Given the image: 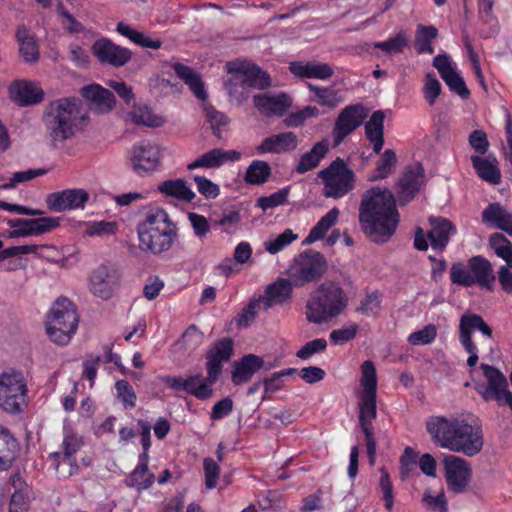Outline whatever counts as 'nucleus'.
I'll return each instance as SVG.
<instances>
[{"instance_id": "1", "label": "nucleus", "mask_w": 512, "mask_h": 512, "mask_svg": "<svg viewBox=\"0 0 512 512\" xmlns=\"http://www.w3.org/2000/svg\"><path fill=\"white\" fill-rule=\"evenodd\" d=\"M359 223L373 242L386 243L391 239L399 223V213L396 199L388 188L377 185L362 194Z\"/></svg>"}, {"instance_id": "2", "label": "nucleus", "mask_w": 512, "mask_h": 512, "mask_svg": "<svg viewBox=\"0 0 512 512\" xmlns=\"http://www.w3.org/2000/svg\"><path fill=\"white\" fill-rule=\"evenodd\" d=\"M234 354L232 339L224 337L215 341L206 352V376L201 373L186 378L180 376H164L162 382L170 389L184 391L196 399L204 401L213 396L214 385L220 379L225 363L229 362Z\"/></svg>"}, {"instance_id": "3", "label": "nucleus", "mask_w": 512, "mask_h": 512, "mask_svg": "<svg viewBox=\"0 0 512 512\" xmlns=\"http://www.w3.org/2000/svg\"><path fill=\"white\" fill-rule=\"evenodd\" d=\"M426 429L437 446L469 457L477 455L484 444L480 427L456 417L431 416Z\"/></svg>"}, {"instance_id": "4", "label": "nucleus", "mask_w": 512, "mask_h": 512, "mask_svg": "<svg viewBox=\"0 0 512 512\" xmlns=\"http://www.w3.org/2000/svg\"><path fill=\"white\" fill-rule=\"evenodd\" d=\"M139 249L152 255L169 251L178 237L176 224L163 208L147 212L144 220L137 224Z\"/></svg>"}, {"instance_id": "5", "label": "nucleus", "mask_w": 512, "mask_h": 512, "mask_svg": "<svg viewBox=\"0 0 512 512\" xmlns=\"http://www.w3.org/2000/svg\"><path fill=\"white\" fill-rule=\"evenodd\" d=\"M43 121L52 145L57 147L80 130L83 121L81 101L75 97H64L50 102L44 111Z\"/></svg>"}, {"instance_id": "6", "label": "nucleus", "mask_w": 512, "mask_h": 512, "mask_svg": "<svg viewBox=\"0 0 512 512\" xmlns=\"http://www.w3.org/2000/svg\"><path fill=\"white\" fill-rule=\"evenodd\" d=\"M349 297L339 282L326 281L312 291L306 302V319L313 324H323L342 314Z\"/></svg>"}, {"instance_id": "7", "label": "nucleus", "mask_w": 512, "mask_h": 512, "mask_svg": "<svg viewBox=\"0 0 512 512\" xmlns=\"http://www.w3.org/2000/svg\"><path fill=\"white\" fill-rule=\"evenodd\" d=\"M78 323L75 305L68 298L61 297L54 302L47 315L46 332L53 342L65 345L76 332Z\"/></svg>"}, {"instance_id": "8", "label": "nucleus", "mask_w": 512, "mask_h": 512, "mask_svg": "<svg viewBox=\"0 0 512 512\" xmlns=\"http://www.w3.org/2000/svg\"><path fill=\"white\" fill-rule=\"evenodd\" d=\"M450 280L462 287L479 286L487 291H493L495 275L489 260L483 256H473L467 264L455 262L450 268Z\"/></svg>"}, {"instance_id": "9", "label": "nucleus", "mask_w": 512, "mask_h": 512, "mask_svg": "<svg viewBox=\"0 0 512 512\" xmlns=\"http://www.w3.org/2000/svg\"><path fill=\"white\" fill-rule=\"evenodd\" d=\"M318 177L322 180L323 195L327 198H343L355 188L354 171L339 157L320 170Z\"/></svg>"}, {"instance_id": "10", "label": "nucleus", "mask_w": 512, "mask_h": 512, "mask_svg": "<svg viewBox=\"0 0 512 512\" xmlns=\"http://www.w3.org/2000/svg\"><path fill=\"white\" fill-rule=\"evenodd\" d=\"M27 385L23 374L10 369L0 374V407L8 413H18L25 403Z\"/></svg>"}, {"instance_id": "11", "label": "nucleus", "mask_w": 512, "mask_h": 512, "mask_svg": "<svg viewBox=\"0 0 512 512\" xmlns=\"http://www.w3.org/2000/svg\"><path fill=\"white\" fill-rule=\"evenodd\" d=\"M327 263L320 252H303L289 269L293 284L297 287L318 281L326 271Z\"/></svg>"}, {"instance_id": "12", "label": "nucleus", "mask_w": 512, "mask_h": 512, "mask_svg": "<svg viewBox=\"0 0 512 512\" xmlns=\"http://www.w3.org/2000/svg\"><path fill=\"white\" fill-rule=\"evenodd\" d=\"M91 52L100 64L115 68L126 65L132 58L128 48L115 44L107 37L97 39L91 46Z\"/></svg>"}, {"instance_id": "13", "label": "nucleus", "mask_w": 512, "mask_h": 512, "mask_svg": "<svg viewBox=\"0 0 512 512\" xmlns=\"http://www.w3.org/2000/svg\"><path fill=\"white\" fill-rule=\"evenodd\" d=\"M12 228L8 232L9 238L39 236L54 230L59 226V219L56 217H39V218H16L7 222Z\"/></svg>"}, {"instance_id": "14", "label": "nucleus", "mask_w": 512, "mask_h": 512, "mask_svg": "<svg viewBox=\"0 0 512 512\" xmlns=\"http://www.w3.org/2000/svg\"><path fill=\"white\" fill-rule=\"evenodd\" d=\"M367 116L368 110L361 103L346 106L338 115L333 128L335 145H339L357 129Z\"/></svg>"}, {"instance_id": "15", "label": "nucleus", "mask_w": 512, "mask_h": 512, "mask_svg": "<svg viewBox=\"0 0 512 512\" xmlns=\"http://www.w3.org/2000/svg\"><path fill=\"white\" fill-rule=\"evenodd\" d=\"M129 161L133 171L140 176L155 171L160 164V149L149 141L133 146Z\"/></svg>"}, {"instance_id": "16", "label": "nucleus", "mask_w": 512, "mask_h": 512, "mask_svg": "<svg viewBox=\"0 0 512 512\" xmlns=\"http://www.w3.org/2000/svg\"><path fill=\"white\" fill-rule=\"evenodd\" d=\"M120 280L119 272L108 265H100L89 277L90 292L103 300L110 299Z\"/></svg>"}, {"instance_id": "17", "label": "nucleus", "mask_w": 512, "mask_h": 512, "mask_svg": "<svg viewBox=\"0 0 512 512\" xmlns=\"http://www.w3.org/2000/svg\"><path fill=\"white\" fill-rule=\"evenodd\" d=\"M89 198V193L85 189H64L50 193L46 198V204L54 212L71 211L84 209Z\"/></svg>"}, {"instance_id": "18", "label": "nucleus", "mask_w": 512, "mask_h": 512, "mask_svg": "<svg viewBox=\"0 0 512 512\" xmlns=\"http://www.w3.org/2000/svg\"><path fill=\"white\" fill-rule=\"evenodd\" d=\"M445 477L450 491L459 494L466 490L471 477V468L465 459L449 455L444 459Z\"/></svg>"}, {"instance_id": "19", "label": "nucleus", "mask_w": 512, "mask_h": 512, "mask_svg": "<svg viewBox=\"0 0 512 512\" xmlns=\"http://www.w3.org/2000/svg\"><path fill=\"white\" fill-rule=\"evenodd\" d=\"M433 66L438 70L441 78L449 87V89L466 99L470 92L465 84L464 79L460 75L456 64L447 54H438L433 59Z\"/></svg>"}, {"instance_id": "20", "label": "nucleus", "mask_w": 512, "mask_h": 512, "mask_svg": "<svg viewBox=\"0 0 512 512\" xmlns=\"http://www.w3.org/2000/svg\"><path fill=\"white\" fill-rule=\"evenodd\" d=\"M424 183V169L420 163L407 166L398 182L397 201L400 205L409 203Z\"/></svg>"}, {"instance_id": "21", "label": "nucleus", "mask_w": 512, "mask_h": 512, "mask_svg": "<svg viewBox=\"0 0 512 512\" xmlns=\"http://www.w3.org/2000/svg\"><path fill=\"white\" fill-rule=\"evenodd\" d=\"M254 106L265 116H282L292 105V98L285 93H263L253 97Z\"/></svg>"}, {"instance_id": "22", "label": "nucleus", "mask_w": 512, "mask_h": 512, "mask_svg": "<svg viewBox=\"0 0 512 512\" xmlns=\"http://www.w3.org/2000/svg\"><path fill=\"white\" fill-rule=\"evenodd\" d=\"M8 90L11 100L20 106L37 104L44 98L41 87L32 81L16 80L10 84Z\"/></svg>"}, {"instance_id": "23", "label": "nucleus", "mask_w": 512, "mask_h": 512, "mask_svg": "<svg viewBox=\"0 0 512 512\" xmlns=\"http://www.w3.org/2000/svg\"><path fill=\"white\" fill-rule=\"evenodd\" d=\"M80 93L88 102L89 108L98 113L108 112L115 105V97L113 93L99 84L84 86Z\"/></svg>"}, {"instance_id": "24", "label": "nucleus", "mask_w": 512, "mask_h": 512, "mask_svg": "<svg viewBox=\"0 0 512 512\" xmlns=\"http://www.w3.org/2000/svg\"><path fill=\"white\" fill-rule=\"evenodd\" d=\"M241 159V153L236 150L212 149L199 156L187 165L189 170L196 168H218L226 163L237 162Z\"/></svg>"}, {"instance_id": "25", "label": "nucleus", "mask_w": 512, "mask_h": 512, "mask_svg": "<svg viewBox=\"0 0 512 512\" xmlns=\"http://www.w3.org/2000/svg\"><path fill=\"white\" fill-rule=\"evenodd\" d=\"M292 283L291 279L278 278L275 282L269 284L264 295L260 296L263 309L268 310L275 305L287 302L292 296Z\"/></svg>"}, {"instance_id": "26", "label": "nucleus", "mask_w": 512, "mask_h": 512, "mask_svg": "<svg viewBox=\"0 0 512 512\" xmlns=\"http://www.w3.org/2000/svg\"><path fill=\"white\" fill-rule=\"evenodd\" d=\"M297 145L298 138L294 132H283L263 139V141L257 146V152L259 154L286 153L295 150Z\"/></svg>"}, {"instance_id": "27", "label": "nucleus", "mask_w": 512, "mask_h": 512, "mask_svg": "<svg viewBox=\"0 0 512 512\" xmlns=\"http://www.w3.org/2000/svg\"><path fill=\"white\" fill-rule=\"evenodd\" d=\"M264 366V360L255 355L247 354L234 362L231 380L234 385H242L252 379L254 374Z\"/></svg>"}, {"instance_id": "28", "label": "nucleus", "mask_w": 512, "mask_h": 512, "mask_svg": "<svg viewBox=\"0 0 512 512\" xmlns=\"http://www.w3.org/2000/svg\"><path fill=\"white\" fill-rule=\"evenodd\" d=\"M431 229L427 233V238L433 250L443 251L447 246L450 236L456 233L453 224L442 217H430Z\"/></svg>"}, {"instance_id": "29", "label": "nucleus", "mask_w": 512, "mask_h": 512, "mask_svg": "<svg viewBox=\"0 0 512 512\" xmlns=\"http://www.w3.org/2000/svg\"><path fill=\"white\" fill-rule=\"evenodd\" d=\"M290 72L301 78H315L318 80H327L333 76V68L319 61H294L289 65Z\"/></svg>"}, {"instance_id": "30", "label": "nucleus", "mask_w": 512, "mask_h": 512, "mask_svg": "<svg viewBox=\"0 0 512 512\" xmlns=\"http://www.w3.org/2000/svg\"><path fill=\"white\" fill-rule=\"evenodd\" d=\"M482 222L512 236V213L499 203H490L482 212Z\"/></svg>"}, {"instance_id": "31", "label": "nucleus", "mask_w": 512, "mask_h": 512, "mask_svg": "<svg viewBox=\"0 0 512 512\" xmlns=\"http://www.w3.org/2000/svg\"><path fill=\"white\" fill-rule=\"evenodd\" d=\"M307 88L312 94L309 100L327 109H334L344 101L341 91L332 86L323 87L307 83Z\"/></svg>"}, {"instance_id": "32", "label": "nucleus", "mask_w": 512, "mask_h": 512, "mask_svg": "<svg viewBox=\"0 0 512 512\" xmlns=\"http://www.w3.org/2000/svg\"><path fill=\"white\" fill-rule=\"evenodd\" d=\"M384 120L385 115L382 110L372 113L370 119L365 124V136L373 146V152L379 154L384 145Z\"/></svg>"}, {"instance_id": "33", "label": "nucleus", "mask_w": 512, "mask_h": 512, "mask_svg": "<svg viewBox=\"0 0 512 512\" xmlns=\"http://www.w3.org/2000/svg\"><path fill=\"white\" fill-rule=\"evenodd\" d=\"M473 168L478 176L491 184H498L501 181V173L498 168V161L493 155L486 157L471 156Z\"/></svg>"}, {"instance_id": "34", "label": "nucleus", "mask_w": 512, "mask_h": 512, "mask_svg": "<svg viewBox=\"0 0 512 512\" xmlns=\"http://www.w3.org/2000/svg\"><path fill=\"white\" fill-rule=\"evenodd\" d=\"M18 443L10 431L0 425V472L9 470L17 456Z\"/></svg>"}, {"instance_id": "35", "label": "nucleus", "mask_w": 512, "mask_h": 512, "mask_svg": "<svg viewBox=\"0 0 512 512\" xmlns=\"http://www.w3.org/2000/svg\"><path fill=\"white\" fill-rule=\"evenodd\" d=\"M173 70L175 74L189 86L197 99L201 101L206 100L207 92L198 73H196L191 67L179 62L173 64Z\"/></svg>"}, {"instance_id": "36", "label": "nucleus", "mask_w": 512, "mask_h": 512, "mask_svg": "<svg viewBox=\"0 0 512 512\" xmlns=\"http://www.w3.org/2000/svg\"><path fill=\"white\" fill-rule=\"evenodd\" d=\"M235 71L238 73V78L243 82V84L248 88H256V89H266L268 88L270 83V77L257 65L251 66H241Z\"/></svg>"}, {"instance_id": "37", "label": "nucleus", "mask_w": 512, "mask_h": 512, "mask_svg": "<svg viewBox=\"0 0 512 512\" xmlns=\"http://www.w3.org/2000/svg\"><path fill=\"white\" fill-rule=\"evenodd\" d=\"M329 149V144L326 140L317 142L313 145L310 151L304 153L295 167V171L299 174H304L316 168L321 160L326 156Z\"/></svg>"}, {"instance_id": "38", "label": "nucleus", "mask_w": 512, "mask_h": 512, "mask_svg": "<svg viewBox=\"0 0 512 512\" xmlns=\"http://www.w3.org/2000/svg\"><path fill=\"white\" fill-rule=\"evenodd\" d=\"M19 52L25 62L33 63L39 59V48L32 34L25 26H19L16 31Z\"/></svg>"}, {"instance_id": "39", "label": "nucleus", "mask_w": 512, "mask_h": 512, "mask_svg": "<svg viewBox=\"0 0 512 512\" xmlns=\"http://www.w3.org/2000/svg\"><path fill=\"white\" fill-rule=\"evenodd\" d=\"M340 211L337 207L330 209L310 230L303 241L304 244H312L325 238L327 232L337 223Z\"/></svg>"}, {"instance_id": "40", "label": "nucleus", "mask_w": 512, "mask_h": 512, "mask_svg": "<svg viewBox=\"0 0 512 512\" xmlns=\"http://www.w3.org/2000/svg\"><path fill=\"white\" fill-rule=\"evenodd\" d=\"M158 191L166 196L185 202H191L196 197V194L187 183L179 178L161 182L158 185Z\"/></svg>"}, {"instance_id": "41", "label": "nucleus", "mask_w": 512, "mask_h": 512, "mask_svg": "<svg viewBox=\"0 0 512 512\" xmlns=\"http://www.w3.org/2000/svg\"><path fill=\"white\" fill-rule=\"evenodd\" d=\"M474 330H479L484 336L488 338L492 336V329L480 315H462L459 323V338L463 339L468 337V339H472V333Z\"/></svg>"}, {"instance_id": "42", "label": "nucleus", "mask_w": 512, "mask_h": 512, "mask_svg": "<svg viewBox=\"0 0 512 512\" xmlns=\"http://www.w3.org/2000/svg\"><path fill=\"white\" fill-rule=\"evenodd\" d=\"M126 120L138 126L152 128L160 127L164 123L163 118L155 115L147 105H135L127 114Z\"/></svg>"}, {"instance_id": "43", "label": "nucleus", "mask_w": 512, "mask_h": 512, "mask_svg": "<svg viewBox=\"0 0 512 512\" xmlns=\"http://www.w3.org/2000/svg\"><path fill=\"white\" fill-rule=\"evenodd\" d=\"M116 31L133 43L144 48L159 49L162 46V41L160 39H152L148 35L133 29L124 22L117 23Z\"/></svg>"}, {"instance_id": "44", "label": "nucleus", "mask_w": 512, "mask_h": 512, "mask_svg": "<svg viewBox=\"0 0 512 512\" xmlns=\"http://www.w3.org/2000/svg\"><path fill=\"white\" fill-rule=\"evenodd\" d=\"M82 445V436L75 433L71 427L65 425L63 428V441L61 445L62 452L51 453L50 457L58 458L62 456L64 459H70L80 450Z\"/></svg>"}, {"instance_id": "45", "label": "nucleus", "mask_w": 512, "mask_h": 512, "mask_svg": "<svg viewBox=\"0 0 512 512\" xmlns=\"http://www.w3.org/2000/svg\"><path fill=\"white\" fill-rule=\"evenodd\" d=\"M438 30L432 25H417L415 32V48L418 54H433L432 41L437 37Z\"/></svg>"}, {"instance_id": "46", "label": "nucleus", "mask_w": 512, "mask_h": 512, "mask_svg": "<svg viewBox=\"0 0 512 512\" xmlns=\"http://www.w3.org/2000/svg\"><path fill=\"white\" fill-rule=\"evenodd\" d=\"M270 175L271 168L266 161L253 160L246 170L244 180L248 184L261 185L268 180Z\"/></svg>"}, {"instance_id": "47", "label": "nucleus", "mask_w": 512, "mask_h": 512, "mask_svg": "<svg viewBox=\"0 0 512 512\" xmlns=\"http://www.w3.org/2000/svg\"><path fill=\"white\" fill-rule=\"evenodd\" d=\"M397 163V157L393 150L387 149L383 152L380 159L376 163L374 173L371 175V181H377L387 178L392 172Z\"/></svg>"}, {"instance_id": "48", "label": "nucleus", "mask_w": 512, "mask_h": 512, "mask_svg": "<svg viewBox=\"0 0 512 512\" xmlns=\"http://www.w3.org/2000/svg\"><path fill=\"white\" fill-rule=\"evenodd\" d=\"M297 239L298 235L296 233L291 229H285L281 234L271 236L269 239L264 241L263 246L269 254L275 255Z\"/></svg>"}, {"instance_id": "49", "label": "nucleus", "mask_w": 512, "mask_h": 512, "mask_svg": "<svg viewBox=\"0 0 512 512\" xmlns=\"http://www.w3.org/2000/svg\"><path fill=\"white\" fill-rule=\"evenodd\" d=\"M361 392L364 394H377V373L372 361L366 360L361 365Z\"/></svg>"}, {"instance_id": "50", "label": "nucleus", "mask_w": 512, "mask_h": 512, "mask_svg": "<svg viewBox=\"0 0 512 512\" xmlns=\"http://www.w3.org/2000/svg\"><path fill=\"white\" fill-rule=\"evenodd\" d=\"M495 0H478V16L484 24L490 25V31L484 36L491 37L498 32V20L493 14Z\"/></svg>"}, {"instance_id": "51", "label": "nucleus", "mask_w": 512, "mask_h": 512, "mask_svg": "<svg viewBox=\"0 0 512 512\" xmlns=\"http://www.w3.org/2000/svg\"><path fill=\"white\" fill-rule=\"evenodd\" d=\"M489 242L495 254L512 267V243L500 233L492 234Z\"/></svg>"}, {"instance_id": "52", "label": "nucleus", "mask_w": 512, "mask_h": 512, "mask_svg": "<svg viewBox=\"0 0 512 512\" xmlns=\"http://www.w3.org/2000/svg\"><path fill=\"white\" fill-rule=\"evenodd\" d=\"M155 482V476L148 467H135L129 476V486L138 490L149 489Z\"/></svg>"}, {"instance_id": "53", "label": "nucleus", "mask_w": 512, "mask_h": 512, "mask_svg": "<svg viewBox=\"0 0 512 512\" xmlns=\"http://www.w3.org/2000/svg\"><path fill=\"white\" fill-rule=\"evenodd\" d=\"M85 234L87 236H109L117 232L119 224L116 221H89L85 224Z\"/></svg>"}, {"instance_id": "54", "label": "nucleus", "mask_w": 512, "mask_h": 512, "mask_svg": "<svg viewBox=\"0 0 512 512\" xmlns=\"http://www.w3.org/2000/svg\"><path fill=\"white\" fill-rule=\"evenodd\" d=\"M289 191L290 188L287 186L279 189L271 195L262 196L257 200L256 206L261 208L263 211H267L269 209L283 205L288 200Z\"/></svg>"}, {"instance_id": "55", "label": "nucleus", "mask_w": 512, "mask_h": 512, "mask_svg": "<svg viewBox=\"0 0 512 512\" xmlns=\"http://www.w3.org/2000/svg\"><path fill=\"white\" fill-rule=\"evenodd\" d=\"M407 46L408 38L403 32H399L385 41L374 43L375 48L381 49L387 54L402 53Z\"/></svg>"}, {"instance_id": "56", "label": "nucleus", "mask_w": 512, "mask_h": 512, "mask_svg": "<svg viewBox=\"0 0 512 512\" xmlns=\"http://www.w3.org/2000/svg\"><path fill=\"white\" fill-rule=\"evenodd\" d=\"M204 340V334L195 325H190L182 335L180 344L187 353L195 351Z\"/></svg>"}, {"instance_id": "57", "label": "nucleus", "mask_w": 512, "mask_h": 512, "mask_svg": "<svg viewBox=\"0 0 512 512\" xmlns=\"http://www.w3.org/2000/svg\"><path fill=\"white\" fill-rule=\"evenodd\" d=\"M437 337V327L434 324H428L420 330L414 331L408 336L407 341L412 346L429 345Z\"/></svg>"}, {"instance_id": "58", "label": "nucleus", "mask_w": 512, "mask_h": 512, "mask_svg": "<svg viewBox=\"0 0 512 512\" xmlns=\"http://www.w3.org/2000/svg\"><path fill=\"white\" fill-rule=\"evenodd\" d=\"M204 113L207 122L210 124L213 134L219 137L222 131V127L228 124L227 116L222 112L217 111L211 105L204 106Z\"/></svg>"}, {"instance_id": "59", "label": "nucleus", "mask_w": 512, "mask_h": 512, "mask_svg": "<svg viewBox=\"0 0 512 512\" xmlns=\"http://www.w3.org/2000/svg\"><path fill=\"white\" fill-rule=\"evenodd\" d=\"M376 395L360 393L359 421H373L376 418Z\"/></svg>"}, {"instance_id": "60", "label": "nucleus", "mask_w": 512, "mask_h": 512, "mask_svg": "<svg viewBox=\"0 0 512 512\" xmlns=\"http://www.w3.org/2000/svg\"><path fill=\"white\" fill-rule=\"evenodd\" d=\"M422 502L427 509L435 512H447V499L444 491H440L438 494L433 495L430 489L425 490Z\"/></svg>"}, {"instance_id": "61", "label": "nucleus", "mask_w": 512, "mask_h": 512, "mask_svg": "<svg viewBox=\"0 0 512 512\" xmlns=\"http://www.w3.org/2000/svg\"><path fill=\"white\" fill-rule=\"evenodd\" d=\"M46 173L44 169H28L25 171H18L12 174L9 182L0 185V189L9 190L16 187L17 184L30 181L36 177L42 176Z\"/></svg>"}, {"instance_id": "62", "label": "nucleus", "mask_w": 512, "mask_h": 512, "mask_svg": "<svg viewBox=\"0 0 512 512\" xmlns=\"http://www.w3.org/2000/svg\"><path fill=\"white\" fill-rule=\"evenodd\" d=\"M381 298V294L377 291L367 294L361 300L357 311L367 316L376 315L381 308Z\"/></svg>"}, {"instance_id": "63", "label": "nucleus", "mask_w": 512, "mask_h": 512, "mask_svg": "<svg viewBox=\"0 0 512 512\" xmlns=\"http://www.w3.org/2000/svg\"><path fill=\"white\" fill-rule=\"evenodd\" d=\"M115 389L117 397L122 401L126 409L135 407L137 397L128 381L118 380L115 383Z\"/></svg>"}, {"instance_id": "64", "label": "nucleus", "mask_w": 512, "mask_h": 512, "mask_svg": "<svg viewBox=\"0 0 512 512\" xmlns=\"http://www.w3.org/2000/svg\"><path fill=\"white\" fill-rule=\"evenodd\" d=\"M241 215L238 210L225 211L223 215L216 221V225L222 228L225 233L234 232L241 223Z\"/></svg>"}]
</instances>
